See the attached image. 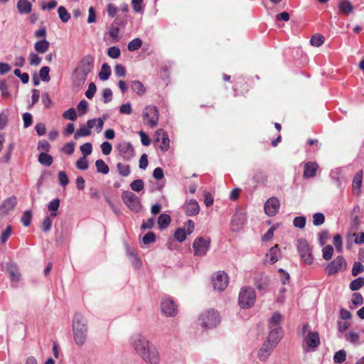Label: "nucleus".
Here are the masks:
<instances>
[{"mask_svg":"<svg viewBox=\"0 0 364 364\" xmlns=\"http://www.w3.org/2000/svg\"><path fill=\"white\" fill-rule=\"evenodd\" d=\"M156 141H160L161 144L159 146V149L163 151L166 152L168 150L170 146V140L168 134L162 129L156 130Z\"/></svg>","mask_w":364,"mask_h":364,"instance_id":"15","label":"nucleus"},{"mask_svg":"<svg viewBox=\"0 0 364 364\" xmlns=\"http://www.w3.org/2000/svg\"><path fill=\"white\" fill-rule=\"evenodd\" d=\"M269 329L270 331L266 341L276 347L283 336L282 328V327H275Z\"/></svg>","mask_w":364,"mask_h":364,"instance_id":"16","label":"nucleus"},{"mask_svg":"<svg viewBox=\"0 0 364 364\" xmlns=\"http://www.w3.org/2000/svg\"><path fill=\"white\" fill-rule=\"evenodd\" d=\"M297 251L302 262L306 264H311L314 257L308 242L303 238L299 239L296 244Z\"/></svg>","mask_w":364,"mask_h":364,"instance_id":"7","label":"nucleus"},{"mask_svg":"<svg viewBox=\"0 0 364 364\" xmlns=\"http://www.w3.org/2000/svg\"><path fill=\"white\" fill-rule=\"evenodd\" d=\"M280 203L277 197L269 198L264 205V210L266 215L269 217L274 216L279 210Z\"/></svg>","mask_w":364,"mask_h":364,"instance_id":"12","label":"nucleus"},{"mask_svg":"<svg viewBox=\"0 0 364 364\" xmlns=\"http://www.w3.org/2000/svg\"><path fill=\"white\" fill-rule=\"evenodd\" d=\"M161 311L166 316H174L177 313V305L170 298H164L161 302Z\"/></svg>","mask_w":364,"mask_h":364,"instance_id":"13","label":"nucleus"},{"mask_svg":"<svg viewBox=\"0 0 364 364\" xmlns=\"http://www.w3.org/2000/svg\"><path fill=\"white\" fill-rule=\"evenodd\" d=\"M76 167L80 170H87L88 168V161L85 156L80 157L76 162Z\"/></svg>","mask_w":364,"mask_h":364,"instance_id":"57","label":"nucleus"},{"mask_svg":"<svg viewBox=\"0 0 364 364\" xmlns=\"http://www.w3.org/2000/svg\"><path fill=\"white\" fill-rule=\"evenodd\" d=\"M131 89L138 95H142L146 92V88L144 86L143 83L139 80H134L132 82Z\"/></svg>","mask_w":364,"mask_h":364,"instance_id":"33","label":"nucleus"},{"mask_svg":"<svg viewBox=\"0 0 364 364\" xmlns=\"http://www.w3.org/2000/svg\"><path fill=\"white\" fill-rule=\"evenodd\" d=\"M346 359V353L344 350L337 351L333 355V361L335 363H342Z\"/></svg>","mask_w":364,"mask_h":364,"instance_id":"47","label":"nucleus"},{"mask_svg":"<svg viewBox=\"0 0 364 364\" xmlns=\"http://www.w3.org/2000/svg\"><path fill=\"white\" fill-rule=\"evenodd\" d=\"M210 238L208 236L198 237L193 242V255L197 257L206 255L210 247Z\"/></svg>","mask_w":364,"mask_h":364,"instance_id":"6","label":"nucleus"},{"mask_svg":"<svg viewBox=\"0 0 364 364\" xmlns=\"http://www.w3.org/2000/svg\"><path fill=\"white\" fill-rule=\"evenodd\" d=\"M156 241V235L152 232H149L142 238V242L144 245H149Z\"/></svg>","mask_w":364,"mask_h":364,"instance_id":"62","label":"nucleus"},{"mask_svg":"<svg viewBox=\"0 0 364 364\" xmlns=\"http://www.w3.org/2000/svg\"><path fill=\"white\" fill-rule=\"evenodd\" d=\"M94 58L87 55L84 56L78 63L73 74L72 87L75 91H79L84 85L88 74L94 68Z\"/></svg>","mask_w":364,"mask_h":364,"instance_id":"2","label":"nucleus"},{"mask_svg":"<svg viewBox=\"0 0 364 364\" xmlns=\"http://www.w3.org/2000/svg\"><path fill=\"white\" fill-rule=\"evenodd\" d=\"M362 180H363V171L360 170L355 175L353 180V183H352L353 192L356 195H358L360 193V188L362 185Z\"/></svg>","mask_w":364,"mask_h":364,"instance_id":"28","label":"nucleus"},{"mask_svg":"<svg viewBox=\"0 0 364 364\" xmlns=\"http://www.w3.org/2000/svg\"><path fill=\"white\" fill-rule=\"evenodd\" d=\"M60 206V200L58 198L51 200L48 205V208L51 211L50 216L54 218L57 216V210Z\"/></svg>","mask_w":364,"mask_h":364,"instance_id":"39","label":"nucleus"},{"mask_svg":"<svg viewBox=\"0 0 364 364\" xmlns=\"http://www.w3.org/2000/svg\"><path fill=\"white\" fill-rule=\"evenodd\" d=\"M144 181L141 179L134 180L130 183L131 189L132 191H136V192L141 191V190L144 189Z\"/></svg>","mask_w":364,"mask_h":364,"instance_id":"46","label":"nucleus"},{"mask_svg":"<svg viewBox=\"0 0 364 364\" xmlns=\"http://www.w3.org/2000/svg\"><path fill=\"white\" fill-rule=\"evenodd\" d=\"M364 272V266L360 262H354L351 270L352 275L356 277Z\"/></svg>","mask_w":364,"mask_h":364,"instance_id":"56","label":"nucleus"},{"mask_svg":"<svg viewBox=\"0 0 364 364\" xmlns=\"http://www.w3.org/2000/svg\"><path fill=\"white\" fill-rule=\"evenodd\" d=\"M267 258L269 259V262L270 264H274L278 261L280 257V250L277 245L272 247L269 252L266 255Z\"/></svg>","mask_w":364,"mask_h":364,"instance_id":"26","label":"nucleus"},{"mask_svg":"<svg viewBox=\"0 0 364 364\" xmlns=\"http://www.w3.org/2000/svg\"><path fill=\"white\" fill-rule=\"evenodd\" d=\"M120 49L117 46L109 47L107 50V55L112 59H117L120 56Z\"/></svg>","mask_w":364,"mask_h":364,"instance_id":"52","label":"nucleus"},{"mask_svg":"<svg viewBox=\"0 0 364 364\" xmlns=\"http://www.w3.org/2000/svg\"><path fill=\"white\" fill-rule=\"evenodd\" d=\"M171 223V217L168 214H161L158 218V226L161 230L166 229Z\"/></svg>","mask_w":364,"mask_h":364,"instance_id":"32","label":"nucleus"},{"mask_svg":"<svg viewBox=\"0 0 364 364\" xmlns=\"http://www.w3.org/2000/svg\"><path fill=\"white\" fill-rule=\"evenodd\" d=\"M50 68L48 66H43L41 68L39 76L42 81L48 82L50 80L49 75Z\"/></svg>","mask_w":364,"mask_h":364,"instance_id":"50","label":"nucleus"},{"mask_svg":"<svg viewBox=\"0 0 364 364\" xmlns=\"http://www.w3.org/2000/svg\"><path fill=\"white\" fill-rule=\"evenodd\" d=\"M318 168V165L316 162L306 163L304 168V177L306 178L314 177Z\"/></svg>","mask_w":364,"mask_h":364,"instance_id":"22","label":"nucleus"},{"mask_svg":"<svg viewBox=\"0 0 364 364\" xmlns=\"http://www.w3.org/2000/svg\"><path fill=\"white\" fill-rule=\"evenodd\" d=\"M108 34L113 39L114 42H118L119 41V28L118 27L116 21H114L108 28Z\"/></svg>","mask_w":364,"mask_h":364,"instance_id":"29","label":"nucleus"},{"mask_svg":"<svg viewBox=\"0 0 364 364\" xmlns=\"http://www.w3.org/2000/svg\"><path fill=\"white\" fill-rule=\"evenodd\" d=\"M73 333L76 345L82 346L85 343L87 336V326L84 316L77 313L73 319Z\"/></svg>","mask_w":364,"mask_h":364,"instance_id":"3","label":"nucleus"},{"mask_svg":"<svg viewBox=\"0 0 364 364\" xmlns=\"http://www.w3.org/2000/svg\"><path fill=\"white\" fill-rule=\"evenodd\" d=\"M50 43L45 38L37 41L34 44L35 50L40 53H45L49 48Z\"/></svg>","mask_w":364,"mask_h":364,"instance_id":"31","label":"nucleus"},{"mask_svg":"<svg viewBox=\"0 0 364 364\" xmlns=\"http://www.w3.org/2000/svg\"><path fill=\"white\" fill-rule=\"evenodd\" d=\"M184 211L188 216H195L199 213L200 206L196 200L191 199L186 202Z\"/></svg>","mask_w":364,"mask_h":364,"instance_id":"18","label":"nucleus"},{"mask_svg":"<svg viewBox=\"0 0 364 364\" xmlns=\"http://www.w3.org/2000/svg\"><path fill=\"white\" fill-rule=\"evenodd\" d=\"M7 272L13 282H17L20 280L21 274L15 264L9 263L7 264Z\"/></svg>","mask_w":364,"mask_h":364,"instance_id":"27","label":"nucleus"},{"mask_svg":"<svg viewBox=\"0 0 364 364\" xmlns=\"http://www.w3.org/2000/svg\"><path fill=\"white\" fill-rule=\"evenodd\" d=\"M122 199L125 205L132 211L139 212L141 208L140 199L130 191H123Z\"/></svg>","mask_w":364,"mask_h":364,"instance_id":"9","label":"nucleus"},{"mask_svg":"<svg viewBox=\"0 0 364 364\" xmlns=\"http://www.w3.org/2000/svg\"><path fill=\"white\" fill-rule=\"evenodd\" d=\"M111 75V68L109 65L107 63H104L100 69V71L98 74L99 78L101 80H107L109 79Z\"/></svg>","mask_w":364,"mask_h":364,"instance_id":"35","label":"nucleus"},{"mask_svg":"<svg viewBox=\"0 0 364 364\" xmlns=\"http://www.w3.org/2000/svg\"><path fill=\"white\" fill-rule=\"evenodd\" d=\"M29 61L31 65L38 66L41 64V58L35 53H31L29 55Z\"/></svg>","mask_w":364,"mask_h":364,"instance_id":"64","label":"nucleus"},{"mask_svg":"<svg viewBox=\"0 0 364 364\" xmlns=\"http://www.w3.org/2000/svg\"><path fill=\"white\" fill-rule=\"evenodd\" d=\"M58 14L60 19L63 23H67L70 19V14L68 12L67 9L63 6L58 7Z\"/></svg>","mask_w":364,"mask_h":364,"instance_id":"41","label":"nucleus"},{"mask_svg":"<svg viewBox=\"0 0 364 364\" xmlns=\"http://www.w3.org/2000/svg\"><path fill=\"white\" fill-rule=\"evenodd\" d=\"M325 222V216L321 213H316L313 215V224L315 226H318L323 224Z\"/></svg>","mask_w":364,"mask_h":364,"instance_id":"53","label":"nucleus"},{"mask_svg":"<svg viewBox=\"0 0 364 364\" xmlns=\"http://www.w3.org/2000/svg\"><path fill=\"white\" fill-rule=\"evenodd\" d=\"M360 225V220L359 219V217L358 215H355L350 222L348 233L356 232L359 230Z\"/></svg>","mask_w":364,"mask_h":364,"instance_id":"45","label":"nucleus"},{"mask_svg":"<svg viewBox=\"0 0 364 364\" xmlns=\"http://www.w3.org/2000/svg\"><path fill=\"white\" fill-rule=\"evenodd\" d=\"M359 333L353 331H350L348 334L346 335V339L352 343H357L359 341Z\"/></svg>","mask_w":364,"mask_h":364,"instance_id":"63","label":"nucleus"},{"mask_svg":"<svg viewBox=\"0 0 364 364\" xmlns=\"http://www.w3.org/2000/svg\"><path fill=\"white\" fill-rule=\"evenodd\" d=\"M141 46V39L139 38H136L128 43L127 48L129 51L132 52L139 50Z\"/></svg>","mask_w":364,"mask_h":364,"instance_id":"42","label":"nucleus"},{"mask_svg":"<svg viewBox=\"0 0 364 364\" xmlns=\"http://www.w3.org/2000/svg\"><path fill=\"white\" fill-rule=\"evenodd\" d=\"M282 318V316L279 312H274L269 321V328H272L275 327H281L279 324Z\"/></svg>","mask_w":364,"mask_h":364,"instance_id":"34","label":"nucleus"},{"mask_svg":"<svg viewBox=\"0 0 364 364\" xmlns=\"http://www.w3.org/2000/svg\"><path fill=\"white\" fill-rule=\"evenodd\" d=\"M97 171L102 174H107L109 171V166L102 159H97L95 161Z\"/></svg>","mask_w":364,"mask_h":364,"instance_id":"37","label":"nucleus"},{"mask_svg":"<svg viewBox=\"0 0 364 364\" xmlns=\"http://www.w3.org/2000/svg\"><path fill=\"white\" fill-rule=\"evenodd\" d=\"M80 151L82 153V156H87L90 154H91L92 151V145L90 142L85 143L82 146H80Z\"/></svg>","mask_w":364,"mask_h":364,"instance_id":"61","label":"nucleus"},{"mask_svg":"<svg viewBox=\"0 0 364 364\" xmlns=\"http://www.w3.org/2000/svg\"><path fill=\"white\" fill-rule=\"evenodd\" d=\"M116 150L119 156L125 161H129L134 156L135 151L130 142L122 141L117 144Z\"/></svg>","mask_w":364,"mask_h":364,"instance_id":"11","label":"nucleus"},{"mask_svg":"<svg viewBox=\"0 0 364 364\" xmlns=\"http://www.w3.org/2000/svg\"><path fill=\"white\" fill-rule=\"evenodd\" d=\"M12 234V228L11 225H8L6 228L1 234V242L2 244H5L9 240V237Z\"/></svg>","mask_w":364,"mask_h":364,"instance_id":"55","label":"nucleus"},{"mask_svg":"<svg viewBox=\"0 0 364 364\" xmlns=\"http://www.w3.org/2000/svg\"><path fill=\"white\" fill-rule=\"evenodd\" d=\"M256 294L253 288L244 287L241 288L238 296V304L242 309H250L255 302Z\"/></svg>","mask_w":364,"mask_h":364,"instance_id":"5","label":"nucleus"},{"mask_svg":"<svg viewBox=\"0 0 364 364\" xmlns=\"http://www.w3.org/2000/svg\"><path fill=\"white\" fill-rule=\"evenodd\" d=\"M95 124V120H88L87 122V125L81 126L77 131L75 132L74 134V138L75 139H79L82 136H87L90 135L91 131L90 129L94 127V125Z\"/></svg>","mask_w":364,"mask_h":364,"instance_id":"19","label":"nucleus"},{"mask_svg":"<svg viewBox=\"0 0 364 364\" xmlns=\"http://www.w3.org/2000/svg\"><path fill=\"white\" fill-rule=\"evenodd\" d=\"M117 168L119 173L124 177L128 176L131 173L130 166L127 164L118 163L117 164Z\"/></svg>","mask_w":364,"mask_h":364,"instance_id":"43","label":"nucleus"},{"mask_svg":"<svg viewBox=\"0 0 364 364\" xmlns=\"http://www.w3.org/2000/svg\"><path fill=\"white\" fill-rule=\"evenodd\" d=\"M348 240H352L353 239V242L355 244H364V232H360L359 233L354 232V233H348Z\"/></svg>","mask_w":364,"mask_h":364,"instance_id":"38","label":"nucleus"},{"mask_svg":"<svg viewBox=\"0 0 364 364\" xmlns=\"http://www.w3.org/2000/svg\"><path fill=\"white\" fill-rule=\"evenodd\" d=\"M347 269V262L342 256L336 257L326 267V272L328 276L336 275L340 272H344Z\"/></svg>","mask_w":364,"mask_h":364,"instance_id":"8","label":"nucleus"},{"mask_svg":"<svg viewBox=\"0 0 364 364\" xmlns=\"http://www.w3.org/2000/svg\"><path fill=\"white\" fill-rule=\"evenodd\" d=\"M16 205V198L15 196H11L4 200L2 204L0 206V210L4 213H8L11 210H12L14 206Z\"/></svg>","mask_w":364,"mask_h":364,"instance_id":"23","label":"nucleus"},{"mask_svg":"<svg viewBox=\"0 0 364 364\" xmlns=\"http://www.w3.org/2000/svg\"><path fill=\"white\" fill-rule=\"evenodd\" d=\"M323 42L324 37L320 34L314 35L310 40L311 44L316 47L321 46Z\"/></svg>","mask_w":364,"mask_h":364,"instance_id":"48","label":"nucleus"},{"mask_svg":"<svg viewBox=\"0 0 364 364\" xmlns=\"http://www.w3.org/2000/svg\"><path fill=\"white\" fill-rule=\"evenodd\" d=\"M52 219L49 216H46L42 221L41 228L43 232L50 231L52 226Z\"/></svg>","mask_w":364,"mask_h":364,"instance_id":"60","label":"nucleus"},{"mask_svg":"<svg viewBox=\"0 0 364 364\" xmlns=\"http://www.w3.org/2000/svg\"><path fill=\"white\" fill-rule=\"evenodd\" d=\"M338 9L343 15H348L353 11V7L349 1L343 0L339 3Z\"/></svg>","mask_w":364,"mask_h":364,"instance_id":"30","label":"nucleus"},{"mask_svg":"<svg viewBox=\"0 0 364 364\" xmlns=\"http://www.w3.org/2000/svg\"><path fill=\"white\" fill-rule=\"evenodd\" d=\"M306 218L304 216H297L293 220V225L298 228H304L306 225Z\"/></svg>","mask_w":364,"mask_h":364,"instance_id":"59","label":"nucleus"},{"mask_svg":"<svg viewBox=\"0 0 364 364\" xmlns=\"http://www.w3.org/2000/svg\"><path fill=\"white\" fill-rule=\"evenodd\" d=\"M31 218L32 212L31 210H26L23 213L21 221L24 226L27 227L31 224Z\"/></svg>","mask_w":364,"mask_h":364,"instance_id":"58","label":"nucleus"},{"mask_svg":"<svg viewBox=\"0 0 364 364\" xmlns=\"http://www.w3.org/2000/svg\"><path fill=\"white\" fill-rule=\"evenodd\" d=\"M228 277L224 272H218L213 278V288L219 291H223L228 287Z\"/></svg>","mask_w":364,"mask_h":364,"instance_id":"14","label":"nucleus"},{"mask_svg":"<svg viewBox=\"0 0 364 364\" xmlns=\"http://www.w3.org/2000/svg\"><path fill=\"white\" fill-rule=\"evenodd\" d=\"M252 179L257 184H264L267 181V175L264 170L258 168L254 171Z\"/></svg>","mask_w":364,"mask_h":364,"instance_id":"24","label":"nucleus"},{"mask_svg":"<svg viewBox=\"0 0 364 364\" xmlns=\"http://www.w3.org/2000/svg\"><path fill=\"white\" fill-rule=\"evenodd\" d=\"M129 343L134 352L147 364H159L160 353L156 346L144 336L137 333L132 336Z\"/></svg>","mask_w":364,"mask_h":364,"instance_id":"1","label":"nucleus"},{"mask_svg":"<svg viewBox=\"0 0 364 364\" xmlns=\"http://www.w3.org/2000/svg\"><path fill=\"white\" fill-rule=\"evenodd\" d=\"M63 117L65 119L75 121L77 119L76 111L74 108H70L63 113Z\"/></svg>","mask_w":364,"mask_h":364,"instance_id":"49","label":"nucleus"},{"mask_svg":"<svg viewBox=\"0 0 364 364\" xmlns=\"http://www.w3.org/2000/svg\"><path fill=\"white\" fill-rule=\"evenodd\" d=\"M275 348V346L265 341L262 346L258 350L259 359L262 362L267 361Z\"/></svg>","mask_w":364,"mask_h":364,"instance_id":"17","label":"nucleus"},{"mask_svg":"<svg viewBox=\"0 0 364 364\" xmlns=\"http://www.w3.org/2000/svg\"><path fill=\"white\" fill-rule=\"evenodd\" d=\"M364 286V278L358 277L354 280H353L349 285V288L351 291H358L360 289Z\"/></svg>","mask_w":364,"mask_h":364,"instance_id":"40","label":"nucleus"},{"mask_svg":"<svg viewBox=\"0 0 364 364\" xmlns=\"http://www.w3.org/2000/svg\"><path fill=\"white\" fill-rule=\"evenodd\" d=\"M333 253V247L328 245L324 247L322 250L323 258L325 260H329L331 259Z\"/></svg>","mask_w":364,"mask_h":364,"instance_id":"54","label":"nucleus"},{"mask_svg":"<svg viewBox=\"0 0 364 364\" xmlns=\"http://www.w3.org/2000/svg\"><path fill=\"white\" fill-rule=\"evenodd\" d=\"M343 173V168L338 167L333 170H331L330 173V178H331V181L333 183L336 184L337 188H341V181Z\"/></svg>","mask_w":364,"mask_h":364,"instance_id":"21","label":"nucleus"},{"mask_svg":"<svg viewBox=\"0 0 364 364\" xmlns=\"http://www.w3.org/2000/svg\"><path fill=\"white\" fill-rule=\"evenodd\" d=\"M220 322V316L215 310H208L202 313L198 318V324L203 329L216 327Z\"/></svg>","mask_w":364,"mask_h":364,"instance_id":"4","label":"nucleus"},{"mask_svg":"<svg viewBox=\"0 0 364 364\" xmlns=\"http://www.w3.org/2000/svg\"><path fill=\"white\" fill-rule=\"evenodd\" d=\"M143 119L150 127L157 125L159 121V110L155 106H146L142 113Z\"/></svg>","mask_w":364,"mask_h":364,"instance_id":"10","label":"nucleus"},{"mask_svg":"<svg viewBox=\"0 0 364 364\" xmlns=\"http://www.w3.org/2000/svg\"><path fill=\"white\" fill-rule=\"evenodd\" d=\"M187 235L188 234L185 229L178 228L175 232L174 237L177 241L182 242L186 240Z\"/></svg>","mask_w":364,"mask_h":364,"instance_id":"51","label":"nucleus"},{"mask_svg":"<svg viewBox=\"0 0 364 364\" xmlns=\"http://www.w3.org/2000/svg\"><path fill=\"white\" fill-rule=\"evenodd\" d=\"M16 7L21 14H29L32 10V4L28 0H18Z\"/></svg>","mask_w":364,"mask_h":364,"instance_id":"25","label":"nucleus"},{"mask_svg":"<svg viewBox=\"0 0 364 364\" xmlns=\"http://www.w3.org/2000/svg\"><path fill=\"white\" fill-rule=\"evenodd\" d=\"M304 341L308 347L312 348L313 350L316 349L320 344V337L318 333L309 332L306 335Z\"/></svg>","mask_w":364,"mask_h":364,"instance_id":"20","label":"nucleus"},{"mask_svg":"<svg viewBox=\"0 0 364 364\" xmlns=\"http://www.w3.org/2000/svg\"><path fill=\"white\" fill-rule=\"evenodd\" d=\"M107 119V115L104 114L102 117L90 119V120H95V124L94 125V127H95V129L97 133L100 132L102 130L103 126H104V122Z\"/></svg>","mask_w":364,"mask_h":364,"instance_id":"44","label":"nucleus"},{"mask_svg":"<svg viewBox=\"0 0 364 364\" xmlns=\"http://www.w3.org/2000/svg\"><path fill=\"white\" fill-rule=\"evenodd\" d=\"M38 161L42 165L49 166L53 164V159L50 154L42 152L38 156Z\"/></svg>","mask_w":364,"mask_h":364,"instance_id":"36","label":"nucleus"}]
</instances>
